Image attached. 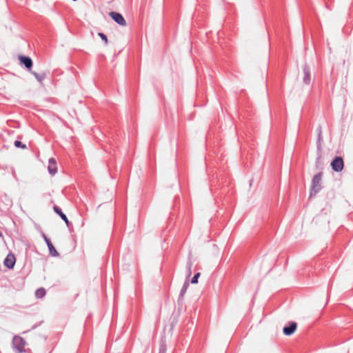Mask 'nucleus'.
I'll list each match as a JSON object with an SVG mask.
<instances>
[{
    "instance_id": "nucleus-1",
    "label": "nucleus",
    "mask_w": 353,
    "mask_h": 353,
    "mask_svg": "<svg viewBox=\"0 0 353 353\" xmlns=\"http://www.w3.org/2000/svg\"><path fill=\"white\" fill-rule=\"evenodd\" d=\"M14 348L18 353H21L25 351L26 341L24 339L19 336H15L12 340Z\"/></svg>"
},
{
    "instance_id": "nucleus-2",
    "label": "nucleus",
    "mask_w": 353,
    "mask_h": 353,
    "mask_svg": "<svg viewBox=\"0 0 353 353\" xmlns=\"http://www.w3.org/2000/svg\"><path fill=\"white\" fill-rule=\"evenodd\" d=\"M331 166L335 172H341L344 167L343 159L340 157H335L331 163Z\"/></svg>"
},
{
    "instance_id": "nucleus-3",
    "label": "nucleus",
    "mask_w": 353,
    "mask_h": 353,
    "mask_svg": "<svg viewBox=\"0 0 353 353\" xmlns=\"http://www.w3.org/2000/svg\"><path fill=\"white\" fill-rule=\"evenodd\" d=\"M109 15L119 25L121 26H126V21L120 13L112 11L109 13Z\"/></svg>"
},
{
    "instance_id": "nucleus-4",
    "label": "nucleus",
    "mask_w": 353,
    "mask_h": 353,
    "mask_svg": "<svg viewBox=\"0 0 353 353\" xmlns=\"http://www.w3.org/2000/svg\"><path fill=\"white\" fill-rule=\"evenodd\" d=\"M323 174L319 172L314 175L312 179V190L316 193L320 190V183L322 180Z\"/></svg>"
},
{
    "instance_id": "nucleus-5",
    "label": "nucleus",
    "mask_w": 353,
    "mask_h": 353,
    "mask_svg": "<svg viewBox=\"0 0 353 353\" xmlns=\"http://www.w3.org/2000/svg\"><path fill=\"white\" fill-rule=\"evenodd\" d=\"M297 324L296 322H291L290 325L284 327L283 329V334L286 336L292 335L296 330Z\"/></svg>"
},
{
    "instance_id": "nucleus-6",
    "label": "nucleus",
    "mask_w": 353,
    "mask_h": 353,
    "mask_svg": "<svg viewBox=\"0 0 353 353\" xmlns=\"http://www.w3.org/2000/svg\"><path fill=\"white\" fill-rule=\"evenodd\" d=\"M16 262L15 256L13 254H9L7 255L6 258L4 260V265L11 269L14 267Z\"/></svg>"
},
{
    "instance_id": "nucleus-7",
    "label": "nucleus",
    "mask_w": 353,
    "mask_h": 353,
    "mask_svg": "<svg viewBox=\"0 0 353 353\" xmlns=\"http://www.w3.org/2000/svg\"><path fill=\"white\" fill-rule=\"evenodd\" d=\"M48 170L50 174L54 175L57 172V162L54 159L51 158L48 161Z\"/></svg>"
},
{
    "instance_id": "nucleus-8",
    "label": "nucleus",
    "mask_w": 353,
    "mask_h": 353,
    "mask_svg": "<svg viewBox=\"0 0 353 353\" xmlns=\"http://www.w3.org/2000/svg\"><path fill=\"white\" fill-rule=\"evenodd\" d=\"M19 59L21 63H23L28 69H30L32 68V61L30 57L19 56Z\"/></svg>"
},
{
    "instance_id": "nucleus-9",
    "label": "nucleus",
    "mask_w": 353,
    "mask_h": 353,
    "mask_svg": "<svg viewBox=\"0 0 353 353\" xmlns=\"http://www.w3.org/2000/svg\"><path fill=\"white\" fill-rule=\"evenodd\" d=\"M45 241L48 247L50 254L53 256H57L59 255V253L57 251V250L54 248V247L53 246V245L51 243V241H50V239H48L46 236H45Z\"/></svg>"
},
{
    "instance_id": "nucleus-10",
    "label": "nucleus",
    "mask_w": 353,
    "mask_h": 353,
    "mask_svg": "<svg viewBox=\"0 0 353 353\" xmlns=\"http://www.w3.org/2000/svg\"><path fill=\"white\" fill-rule=\"evenodd\" d=\"M53 210L57 214H59L61 218L65 222V223L67 224V225H69V221L67 218V216L65 215V214H63L61 210L57 207V206H54L53 208Z\"/></svg>"
},
{
    "instance_id": "nucleus-11",
    "label": "nucleus",
    "mask_w": 353,
    "mask_h": 353,
    "mask_svg": "<svg viewBox=\"0 0 353 353\" xmlns=\"http://www.w3.org/2000/svg\"><path fill=\"white\" fill-rule=\"evenodd\" d=\"M31 73L34 76V77L37 79V80L42 83L43 79L46 78V74L45 73H37L36 72H31Z\"/></svg>"
},
{
    "instance_id": "nucleus-12",
    "label": "nucleus",
    "mask_w": 353,
    "mask_h": 353,
    "mask_svg": "<svg viewBox=\"0 0 353 353\" xmlns=\"http://www.w3.org/2000/svg\"><path fill=\"white\" fill-rule=\"evenodd\" d=\"M303 81L306 85H308L310 81V74L307 68H304V78Z\"/></svg>"
},
{
    "instance_id": "nucleus-13",
    "label": "nucleus",
    "mask_w": 353,
    "mask_h": 353,
    "mask_svg": "<svg viewBox=\"0 0 353 353\" xmlns=\"http://www.w3.org/2000/svg\"><path fill=\"white\" fill-rule=\"evenodd\" d=\"M46 295V290L43 288L38 289L35 292V296L39 298H43Z\"/></svg>"
},
{
    "instance_id": "nucleus-14",
    "label": "nucleus",
    "mask_w": 353,
    "mask_h": 353,
    "mask_svg": "<svg viewBox=\"0 0 353 353\" xmlns=\"http://www.w3.org/2000/svg\"><path fill=\"white\" fill-rule=\"evenodd\" d=\"M14 145L17 147V148H21L22 149H26V145L25 144H23L21 141H14Z\"/></svg>"
},
{
    "instance_id": "nucleus-15",
    "label": "nucleus",
    "mask_w": 353,
    "mask_h": 353,
    "mask_svg": "<svg viewBox=\"0 0 353 353\" xmlns=\"http://www.w3.org/2000/svg\"><path fill=\"white\" fill-rule=\"evenodd\" d=\"M98 35L101 38V39H102L103 41H104V43H105V45H107V44L108 43V38H107V37H106V35H105V34H103V33H102V32H99V33L98 34Z\"/></svg>"
},
{
    "instance_id": "nucleus-16",
    "label": "nucleus",
    "mask_w": 353,
    "mask_h": 353,
    "mask_svg": "<svg viewBox=\"0 0 353 353\" xmlns=\"http://www.w3.org/2000/svg\"><path fill=\"white\" fill-rule=\"evenodd\" d=\"M200 276V273H196L193 278L192 279L191 283L192 284H196L198 283V279Z\"/></svg>"
},
{
    "instance_id": "nucleus-17",
    "label": "nucleus",
    "mask_w": 353,
    "mask_h": 353,
    "mask_svg": "<svg viewBox=\"0 0 353 353\" xmlns=\"http://www.w3.org/2000/svg\"><path fill=\"white\" fill-rule=\"evenodd\" d=\"M191 274H192L191 266L190 265L189 268H188V273H187V278L188 279L190 276Z\"/></svg>"
},
{
    "instance_id": "nucleus-18",
    "label": "nucleus",
    "mask_w": 353,
    "mask_h": 353,
    "mask_svg": "<svg viewBox=\"0 0 353 353\" xmlns=\"http://www.w3.org/2000/svg\"><path fill=\"white\" fill-rule=\"evenodd\" d=\"M188 286V281H186L185 283V285H184L185 290L187 289Z\"/></svg>"
},
{
    "instance_id": "nucleus-19",
    "label": "nucleus",
    "mask_w": 353,
    "mask_h": 353,
    "mask_svg": "<svg viewBox=\"0 0 353 353\" xmlns=\"http://www.w3.org/2000/svg\"><path fill=\"white\" fill-rule=\"evenodd\" d=\"M0 236H1V233L0 232Z\"/></svg>"
}]
</instances>
